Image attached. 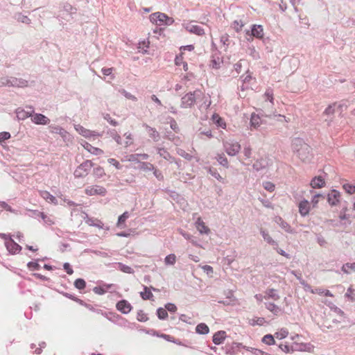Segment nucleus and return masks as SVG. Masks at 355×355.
<instances>
[{
  "mask_svg": "<svg viewBox=\"0 0 355 355\" xmlns=\"http://www.w3.org/2000/svg\"><path fill=\"white\" fill-rule=\"evenodd\" d=\"M74 286L76 288L82 290L85 288L86 282L83 279L79 278L74 282Z\"/></svg>",
  "mask_w": 355,
  "mask_h": 355,
  "instance_id": "8fccbe9b",
  "label": "nucleus"
},
{
  "mask_svg": "<svg viewBox=\"0 0 355 355\" xmlns=\"http://www.w3.org/2000/svg\"><path fill=\"white\" fill-rule=\"evenodd\" d=\"M315 293H318L319 295L324 294L325 296L333 297L334 295L329 290H324L322 288H316L315 289Z\"/></svg>",
  "mask_w": 355,
  "mask_h": 355,
  "instance_id": "680f3d73",
  "label": "nucleus"
},
{
  "mask_svg": "<svg viewBox=\"0 0 355 355\" xmlns=\"http://www.w3.org/2000/svg\"><path fill=\"white\" fill-rule=\"evenodd\" d=\"M345 296L351 302H355V290L352 286L349 287Z\"/></svg>",
  "mask_w": 355,
  "mask_h": 355,
  "instance_id": "ea45409f",
  "label": "nucleus"
},
{
  "mask_svg": "<svg viewBox=\"0 0 355 355\" xmlns=\"http://www.w3.org/2000/svg\"><path fill=\"white\" fill-rule=\"evenodd\" d=\"M244 26L243 21L241 20H235L233 21L232 24V27L233 29L235 30L236 32H239L241 31L243 26Z\"/></svg>",
  "mask_w": 355,
  "mask_h": 355,
  "instance_id": "de8ad7c7",
  "label": "nucleus"
},
{
  "mask_svg": "<svg viewBox=\"0 0 355 355\" xmlns=\"http://www.w3.org/2000/svg\"><path fill=\"white\" fill-rule=\"evenodd\" d=\"M299 212L302 216H306L310 211V206L308 200H303L299 203Z\"/></svg>",
  "mask_w": 355,
  "mask_h": 355,
  "instance_id": "5701e85b",
  "label": "nucleus"
},
{
  "mask_svg": "<svg viewBox=\"0 0 355 355\" xmlns=\"http://www.w3.org/2000/svg\"><path fill=\"white\" fill-rule=\"evenodd\" d=\"M75 130L82 136L89 138V137H100L101 135L97 132L92 131L90 130H87L83 126H82L80 124H77L74 125Z\"/></svg>",
  "mask_w": 355,
  "mask_h": 355,
  "instance_id": "9d476101",
  "label": "nucleus"
},
{
  "mask_svg": "<svg viewBox=\"0 0 355 355\" xmlns=\"http://www.w3.org/2000/svg\"><path fill=\"white\" fill-rule=\"evenodd\" d=\"M226 336V333L224 331H217L214 335L213 336V342L216 345H220L221 344L223 340H225Z\"/></svg>",
  "mask_w": 355,
  "mask_h": 355,
  "instance_id": "bb28decb",
  "label": "nucleus"
},
{
  "mask_svg": "<svg viewBox=\"0 0 355 355\" xmlns=\"http://www.w3.org/2000/svg\"><path fill=\"white\" fill-rule=\"evenodd\" d=\"M148 155L146 153H137V154H131L128 155V160L129 162H139V158H141L142 159H148Z\"/></svg>",
  "mask_w": 355,
  "mask_h": 355,
  "instance_id": "cd10ccee",
  "label": "nucleus"
},
{
  "mask_svg": "<svg viewBox=\"0 0 355 355\" xmlns=\"http://www.w3.org/2000/svg\"><path fill=\"white\" fill-rule=\"evenodd\" d=\"M220 43L223 45L224 49L225 50L226 46H228L231 43L229 36L227 35H222L220 37Z\"/></svg>",
  "mask_w": 355,
  "mask_h": 355,
  "instance_id": "13d9d810",
  "label": "nucleus"
},
{
  "mask_svg": "<svg viewBox=\"0 0 355 355\" xmlns=\"http://www.w3.org/2000/svg\"><path fill=\"white\" fill-rule=\"evenodd\" d=\"M223 64V59L217 53L214 54L211 56V60L210 62V67L213 69H219Z\"/></svg>",
  "mask_w": 355,
  "mask_h": 355,
  "instance_id": "a878e982",
  "label": "nucleus"
},
{
  "mask_svg": "<svg viewBox=\"0 0 355 355\" xmlns=\"http://www.w3.org/2000/svg\"><path fill=\"white\" fill-rule=\"evenodd\" d=\"M87 223L89 225H92V226H95V227H97L100 229H103L104 228V224L102 221L99 220H94V219H89L87 220Z\"/></svg>",
  "mask_w": 355,
  "mask_h": 355,
  "instance_id": "c03bdc74",
  "label": "nucleus"
},
{
  "mask_svg": "<svg viewBox=\"0 0 355 355\" xmlns=\"http://www.w3.org/2000/svg\"><path fill=\"white\" fill-rule=\"evenodd\" d=\"M327 202L331 206H336L340 203V193L337 190L332 189L327 194Z\"/></svg>",
  "mask_w": 355,
  "mask_h": 355,
  "instance_id": "f8f14e48",
  "label": "nucleus"
},
{
  "mask_svg": "<svg viewBox=\"0 0 355 355\" xmlns=\"http://www.w3.org/2000/svg\"><path fill=\"white\" fill-rule=\"evenodd\" d=\"M102 315L105 317L107 320L114 322L121 327H125L127 323V320L122 318L121 315L114 313H102Z\"/></svg>",
  "mask_w": 355,
  "mask_h": 355,
  "instance_id": "423d86ee",
  "label": "nucleus"
},
{
  "mask_svg": "<svg viewBox=\"0 0 355 355\" xmlns=\"http://www.w3.org/2000/svg\"><path fill=\"white\" fill-rule=\"evenodd\" d=\"M130 214L128 211H125L123 214H121L117 221V226L121 227L122 224H123L125 220L129 218Z\"/></svg>",
  "mask_w": 355,
  "mask_h": 355,
  "instance_id": "09e8293b",
  "label": "nucleus"
},
{
  "mask_svg": "<svg viewBox=\"0 0 355 355\" xmlns=\"http://www.w3.org/2000/svg\"><path fill=\"white\" fill-rule=\"evenodd\" d=\"M165 309L166 311L171 313H175L177 311V306H175V304L173 303H167L165 305Z\"/></svg>",
  "mask_w": 355,
  "mask_h": 355,
  "instance_id": "774afa93",
  "label": "nucleus"
},
{
  "mask_svg": "<svg viewBox=\"0 0 355 355\" xmlns=\"http://www.w3.org/2000/svg\"><path fill=\"white\" fill-rule=\"evenodd\" d=\"M31 121L37 125H47L50 122V119L42 114H33Z\"/></svg>",
  "mask_w": 355,
  "mask_h": 355,
  "instance_id": "f3484780",
  "label": "nucleus"
},
{
  "mask_svg": "<svg viewBox=\"0 0 355 355\" xmlns=\"http://www.w3.org/2000/svg\"><path fill=\"white\" fill-rule=\"evenodd\" d=\"M85 193L88 196H94L99 195L101 196H105L107 193V190L102 186L99 185H93L87 187L85 189Z\"/></svg>",
  "mask_w": 355,
  "mask_h": 355,
  "instance_id": "1a4fd4ad",
  "label": "nucleus"
},
{
  "mask_svg": "<svg viewBox=\"0 0 355 355\" xmlns=\"http://www.w3.org/2000/svg\"><path fill=\"white\" fill-rule=\"evenodd\" d=\"M143 127L145 128L147 131L148 136L155 142L158 141L160 139V134L159 132L154 128L150 127L146 123L143 124Z\"/></svg>",
  "mask_w": 355,
  "mask_h": 355,
  "instance_id": "a211bd4d",
  "label": "nucleus"
},
{
  "mask_svg": "<svg viewBox=\"0 0 355 355\" xmlns=\"http://www.w3.org/2000/svg\"><path fill=\"white\" fill-rule=\"evenodd\" d=\"M41 218L43 220L44 223L46 225H51L54 224V221L53 220V219L51 217L46 216L44 213V216H42Z\"/></svg>",
  "mask_w": 355,
  "mask_h": 355,
  "instance_id": "338daca9",
  "label": "nucleus"
},
{
  "mask_svg": "<svg viewBox=\"0 0 355 355\" xmlns=\"http://www.w3.org/2000/svg\"><path fill=\"white\" fill-rule=\"evenodd\" d=\"M137 319L139 322H146L148 320V318L147 315L142 310H139L137 312Z\"/></svg>",
  "mask_w": 355,
  "mask_h": 355,
  "instance_id": "4d7b16f0",
  "label": "nucleus"
},
{
  "mask_svg": "<svg viewBox=\"0 0 355 355\" xmlns=\"http://www.w3.org/2000/svg\"><path fill=\"white\" fill-rule=\"evenodd\" d=\"M27 86V80L15 77H9V87H25Z\"/></svg>",
  "mask_w": 355,
  "mask_h": 355,
  "instance_id": "6ab92c4d",
  "label": "nucleus"
},
{
  "mask_svg": "<svg viewBox=\"0 0 355 355\" xmlns=\"http://www.w3.org/2000/svg\"><path fill=\"white\" fill-rule=\"evenodd\" d=\"M292 148L297 156L304 163H309L313 159L311 147L300 138H295L292 141Z\"/></svg>",
  "mask_w": 355,
  "mask_h": 355,
  "instance_id": "f257e3e1",
  "label": "nucleus"
},
{
  "mask_svg": "<svg viewBox=\"0 0 355 355\" xmlns=\"http://www.w3.org/2000/svg\"><path fill=\"white\" fill-rule=\"evenodd\" d=\"M263 187L266 190H267L270 192L273 191L275 188V185L272 182H269V181L263 182Z\"/></svg>",
  "mask_w": 355,
  "mask_h": 355,
  "instance_id": "bf43d9fd",
  "label": "nucleus"
},
{
  "mask_svg": "<svg viewBox=\"0 0 355 355\" xmlns=\"http://www.w3.org/2000/svg\"><path fill=\"white\" fill-rule=\"evenodd\" d=\"M157 315L159 320H165L168 317V313L166 309L159 307L157 310Z\"/></svg>",
  "mask_w": 355,
  "mask_h": 355,
  "instance_id": "79ce46f5",
  "label": "nucleus"
},
{
  "mask_svg": "<svg viewBox=\"0 0 355 355\" xmlns=\"http://www.w3.org/2000/svg\"><path fill=\"white\" fill-rule=\"evenodd\" d=\"M103 117L112 125L116 126L118 125V122L116 120L113 119L109 114H104Z\"/></svg>",
  "mask_w": 355,
  "mask_h": 355,
  "instance_id": "69168bd1",
  "label": "nucleus"
},
{
  "mask_svg": "<svg viewBox=\"0 0 355 355\" xmlns=\"http://www.w3.org/2000/svg\"><path fill=\"white\" fill-rule=\"evenodd\" d=\"M196 331L199 334H207L209 331V329L206 324L200 323L196 326Z\"/></svg>",
  "mask_w": 355,
  "mask_h": 355,
  "instance_id": "72a5a7b5",
  "label": "nucleus"
},
{
  "mask_svg": "<svg viewBox=\"0 0 355 355\" xmlns=\"http://www.w3.org/2000/svg\"><path fill=\"white\" fill-rule=\"evenodd\" d=\"M40 196L42 197L44 200H47L48 202L53 203L54 205L58 204V200L55 196L51 195L49 191H40Z\"/></svg>",
  "mask_w": 355,
  "mask_h": 355,
  "instance_id": "c756f323",
  "label": "nucleus"
},
{
  "mask_svg": "<svg viewBox=\"0 0 355 355\" xmlns=\"http://www.w3.org/2000/svg\"><path fill=\"white\" fill-rule=\"evenodd\" d=\"M139 168L144 171H152L155 169V166L149 162H140Z\"/></svg>",
  "mask_w": 355,
  "mask_h": 355,
  "instance_id": "58836bf2",
  "label": "nucleus"
},
{
  "mask_svg": "<svg viewBox=\"0 0 355 355\" xmlns=\"http://www.w3.org/2000/svg\"><path fill=\"white\" fill-rule=\"evenodd\" d=\"M262 342L268 345H272L275 344V339L271 334H267L262 338Z\"/></svg>",
  "mask_w": 355,
  "mask_h": 355,
  "instance_id": "49530a36",
  "label": "nucleus"
},
{
  "mask_svg": "<svg viewBox=\"0 0 355 355\" xmlns=\"http://www.w3.org/2000/svg\"><path fill=\"white\" fill-rule=\"evenodd\" d=\"M195 225L198 231L201 234H209L210 232L209 228L205 225V223L203 222V220L201 219V218H198Z\"/></svg>",
  "mask_w": 355,
  "mask_h": 355,
  "instance_id": "412c9836",
  "label": "nucleus"
},
{
  "mask_svg": "<svg viewBox=\"0 0 355 355\" xmlns=\"http://www.w3.org/2000/svg\"><path fill=\"white\" fill-rule=\"evenodd\" d=\"M144 291L140 293V295H141V298L144 300H150L153 297V295L150 289L148 288L146 286H144Z\"/></svg>",
  "mask_w": 355,
  "mask_h": 355,
  "instance_id": "c9c22d12",
  "label": "nucleus"
},
{
  "mask_svg": "<svg viewBox=\"0 0 355 355\" xmlns=\"http://www.w3.org/2000/svg\"><path fill=\"white\" fill-rule=\"evenodd\" d=\"M80 144L83 146V147L85 149H86L88 152H89L90 153H92L93 155H100L103 153V151L101 149L92 146L90 144H89L88 142H87L83 140L80 142Z\"/></svg>",
  "mask_w": 355,
  "mask_h": 355,
  "instance_id": "4be33fe9",
  "label": "nucleus"
},
{
  "mask_svg": "<svg viewBox=\"0 0 355 355\" xmlns=\"http://www.w3.org/2000/svg\"><path fill=\"white\" fill-rule=\"evenodd\" d=\"M5 245L8 252L12 254L19 253L21 250V247L11 238H10L8 241H5Z\"/></svg>",
  "mask_w": 355,
  "mask_h": 355,
  "instance_id": "2eb2a0df",
  "label": "nucleus"
},
{
  "mask_svg": "<svg viewBox=\"0 0 355 355\" xmlns=\"http://www.w3.org/2000/svg\"><path fill=\"white\" fill-rule=\"evenodd\" d=\"M93 166V164L90 160H86L79 165L74 171L76 178H83L87 175Z\"/></svg>",
  "mask_w": 355,
  "mask_h": 355,
  "instance_id": "39448f33",
  "label": "nucleus"
},
{
  "mask_svg": "<svg viewBox=\"0 0 355 355\" xmlns=\"http://www.w3.org/2000/svg\"><path fill=\"white\" fill-rule=\"evenodd\" d=\"M265 306L268 311L275 315H279L281 312V309L272 302H266Z\"/></svg>",
  "mask_w": 355,
  "mask_h": 355,
  "instance_id": "7c9ffc66",
  "label": "nucleus"
},
{
  "mask_svg": "<svg viewBox=\"0 0 355 355\" xmlns=\"http://www.w3.org/2000/svg\"><path fill=\"white\" fill-rule=\"evenodd\" d=\"M0 207L6 209V211L15 214H19V211L16 209H12L8 204H7L4 201H0Z\"/></svg>",
  "mask_w": 355,
  "mask_h": 355,
  "instance_id": "37998d69",
  "label": "nucleus"
},
{
  "mask_svg": "<svg viewBox=\"0 0 355 355\" xmlns=\"http://www.w3.org/2000/svg\"><path fill=\"white\" fill-rule=\"evenodd\" d=\"M226 153L230 155H235L240 150V144L235 141H227L223 144Z\"/></svg>",
  "mask_w": 355,
  "mask_h": 355,
  "instance_id": "6e6552de",
  "label": "nucleus"
},
{
  "mask_svg": "<svg viewBox=\"0 0 355 355\" xmlns=\"http://www.w3.org/2000/svg\"><path fill=\"white\" fill-rule=\"evenodd\" d=\"M275 221L277 223L282 230H284L286 232L290 234H295V231L290 226V225L284 221L281 217L277 216L275 218Z\"/></svg>",
  "mask_w": 355,
  "mask_h": 355,
  "instance_id": "aec40b11",
  "label": "nucleus"
},
{
  "mask_svg": "<svg viewBox=\"0 0 355 355\" xmlns=\"http://www.w3.org/2000/svg\"><path fill=\"white\" fill-rule=\"evenodd\" d=\"M150 20L152 23H155L158 26L171 25L174 20L173 18L168 17L166 14L157 12L150 15Z\"/></svg>",
  "mask_w": 355,
  "mask_h": 355,
  "instance_id": "7ed1b4c3",
  "label": "nucleus"
},
{
  "mask_svg": "<svg viewBox=\"0 0 355 355\" xmlns=\"http://www.w3.org/2000/svg\"><path fill=\"white\" fill-rule=\"evenodd\" d=\"M157 151L159 155L166 160L171 161L173 159L172 156L164 148L158 147L157 148Z\"/></svg>",
  "mask_w": 355,
  "mask_h": 355,
  "instance_id": "2f4dec72",
  "label": "nucleus"
},
{
  "mask_svg": "<svg viewBox=\"0 0 355 355\" xmlns=\"http://www.w3.org/2000/svg\"><path fill=\"white\" fill-rule=\"evenodd\" d=\"M176 256L174 254H170L167 255L164 259V263L166 265L173 266L175 263Z\"/></svg>",
  "mask_w": 355,
  "mask_h": 355,
  "instance_id": "a19ab883",
  "label": "nucleus"
},
{
  "mask_svg": "<svg viewBox=\"0 0 355 355\" xmlns=\"http://www.w3.org/2000/svg\"><path fill=\"white\" fill-rule=\"evenodd\" d=\"M117 265H118V268L121 271H122L125 273H128V274H133L134 273V270L131 267H130L127 265H125L122 263H118Z\"/></svg>",
  "mask_w": 355,
  "mask_h": 355,
  "instance_id": "e433bc0d",
  "label": "nucleus"
},
{
  "mask_svg": "<svg viewBox=\"0 0 355 355\" xmlns=\"http://www.w3.org/2000/svg\"><path fill=\"white\" fill-rule=\"evenodd\" d=\"M251 149L245 148V160L250 157ZM269 165L268 159L266 157H261L257 159L254 162L252 160L245 161V166L247 169L252 172H259L266 169Z\"/></svg>",
  "mask_w": 355,
  "mask_h": 355,
  "instance_id": "f03ea898",
  "label": "nucleus"
},
{
  "mask_svg": "<svg viewBox=\"0 0 355 355\" xmlns=\"http://www.w3.org/2000/svg\"><path fill=\"white\" fill-rule=\"evenodd\" d=\"M261 234L263 239L269 244L272 245H277V242L272 239V237L269 235V234L265 231L261 230Z\"/></svg>",
  "mask_w": 355,
  "mask_h": 355,
  "instance_id": "f704fd0d",
  "label": "nucleus"
},
{
  "mask_svg": "<svg viewBox=\"0 0 355 355\" xmlns=\"http://www.w3.org/2000/svg\"><path fill=\"white\" fill-rule=\"evenodd\" d=\"M116 308L123 314H128L131 311L132 306L127 300H121L116 303Z\"/></svg>",
  "mask_w": 355,
  "mask_h": 355,
  "instance_id": "4468645a",
  "label": "nucleus"
},
{
  "mask_svg": "<svg viewBox=\"0 0 355 355\" xmlns=\"http://www.w3.org/2000/svg\"><path fill=\"white\" fill-rule=\"evenodd\" d=\"M245 38L250 40L252 37L261 39L263 36V29L261 25L254 24L252 26L250 33V31L245 32Z\"/></svg>",
  "mask_w": 355,
  "mask_h": 355,
  "instance_id": "0eeeda50",
  "label": "nucleus"
},
{
  "mask_svg": "<svg viewBox=\"0 0 355 355\" xmlns=\"http://www.w3.org/2000/svg\"><path fill=\"white\" fill-rule=\"evenodd\" d=\"M336 103H334L332 105H329L324 111V114L327 116H331L334 114L335 112V106Z\"/></svg>",
  "mask_w": 355,
  "mask_h": 355,
  "instance_id": "5fc2aeb1",
  "label": "nucleus"
},
{
  "mask_svg": "<svg viewBox=\"0 0 355 355\" xmlns=\"http://www.w3.org/2000/svg\"><path fill=\"white\" fill-rule=\"evenodd\" d=\"M280 296L276 289L268 288L265 291V300L272 299L273 300H278Z\"/></svg>",
  "mask_w": 355,
  "mask_h": 355,
  "instance_id": "393cba45",
  "label": "nucleus"
},
{
  "mask_svg": "<svg viewBox=\"0 0 355 355\" xmlns=\"http://www.w3.org/2000/svg\"><path fill=\"white\" fill-rule=\"evenodd\" d=\"M261 120L259 115L252 114L250 118V129L254 130L259 127Z\"/></svg>",
  "mask_w": 355,
  "mask_h": 355,
  "instance_id": "c85d7f7f",
  "label": "nucleus"
},
{
  "mask_svg": "<svg viewBox=\"0 0 355 355\" xmlns=\"http://www.w3.org/2000/svg\"><path fill=\"white\" fill-rule=\"evenodd\" d=\"M27 267L31 270H37L40 268V266L37 261H30L27 263Z\"/></svg>",
  "mask_w": 355,
  "mask_h": 355,
  "instance_id": "052dcab7",
  "label": "nucleus"
},
{
  "mask_svg": "<svg viewBox=\"0 0 355 355\" xmlns=\"http://www.w3.org/2000/svg\"><path fill=\"white\" fill-rule=\"evenodd\" d=\"M264 96L266 100L269 101L271 103H273V90L271 88L269 87L266 90Z\"/></svg>",
  "mask_w": 355,
  "mask_h": 355,
  "instance_id": "3c124183",
  "label": "nucleus"
},
{
  "mask_svg": "<svg viewBox=\"0 0 355 355\" xmlns=\"http://www.w3.org/2000/svg\"><path fill=\"white\" fill-rule=\"evenodd\" d=\"M212 120H213V122L218 127L222 128L223 129H225L226 128V124H225L224 120L221 117H220L219 115L214 114L212 116Z\"/></svg>",
  "mask_w": 355,
  "mask_h": 355,
  "instance_id": "473e14b6",
  "label": "nucleus"
},
{
  "mask_svg": "<svg viewBox=\"0 0 355 355\" xmlns=\"http://www.w3.org/2000/svg\"><path fill=\"white\" fill-rule=\"evenodd\" d=\"M349 269H350L351 270L355 271V262L347 263L344 264L341 268L342 271L345 274L350 273V272L349 271Z\"/></svg>",
  "mask_w": 355,
  "mask_h": 355,
  "instance_id": "4c0bfd02",
  "label": "nucleus"
},
{
  "mask_svg": "<svg viewBox=\"0 0 355 355\" xmlns=\"http://www.w3.org/2000/svg\"><path fill=\"white\" fill-rule=\"evenodd\" d=\"M49 128L51 133L60 135L64 140H69L70 139V135L69 132L59 125H51Z\"/></svg>",
  "mask_w": 355,
  "mask_h": 355,
  "instance_id": "ddd939ff",
  "label": "nucleus"
},
{
  "mask_svg": "<svg viewBox=\"0 0 355 355\" xmlns=\"http://www.w3.org/2000/svg\"><path fill=\"white\" fill-rule=\"evenodd\" d=\"M186 30L191 33H194L198 35H203L205 34L204 29L198 26L193 24V21H191L184 25Z\"/></svg>",
  "mask_w": 355,
  "mask_h": 355,
  "instance_id": "dca6fc26",
  "label": "nucleus"
},
{
  "mask_svg": "<svg viewBox=\"0 0 355 355\" xmlns=\"http://www.w3.org/2000/svg\"><path fill=\"white\" fill-rule=\"evenodd\" d=\"M325 185L324 179L321 176H316L311 181V186L313 189H320Z\"/></svg>",
  "mask_w": 355,
  "mask_h": 355,
  "instance_id": "b1692460",
  "label": "nucleus"
},
{
  "mask_svg": "<svg viewBox=\"0 0 355 355\" xmlns=\"http://www.w3.org/2000/svg\"><path fill=\"white\" fill-rule=\"evenodd\" d=\"M343 187L347 193L352 194L355 193V185L345 183L343 185Z\"/></svg>",
  "mask_w": 355,
  "mask_h": 355,
  "instance_id": "603ef678",
  "label": "nucleus"
},
{
  "mask_svg": "<svg viewBox=\"0 0 355 355\" xmlns=\"http://www.w3.org/2000/svg\"><path fill=\"white\" fill-rule=\"evenodd\" d=\"M27 211L29 213L28 216L31 218H38L44 216V212H40L38 210L27 209Z\"/></svg>",
  "mask_w": 355,
  "mask_h": 355,
  "instance_id": "a18cd8bd",
  "label": "nucleus"
},
{
  "mask_svg": "<svg viewBox=\"0 0 355 355\" xmlns=\"http://www.w3.org/2000/svg\"><path fill=\"white\" fill-rule=\"evenodd\" d=\"M217 161L223 166H227L228 162L223 154H218L216 157Z\"/></svg>",
  "mask_w": 355,
  "mask_h": 355,
  "instance_id": "864d4df0",
  "label": "nucleus"
},
{
  "mask_svg": "<svg viewBox=\"0 0 355 355\" xmlns=\"http://www.w3.org/2000/svg\"><path fill=\"white\" fill-rule=\"evenodd\" d=\"M202 95V92L199 90H195L193 92H189L185 94L181 100V107L184 108L190 107L194 105L196 98Z\"/></svg>",
  "mask_w": 355,
  "mask_h": 355,
  "instance_id": "20e7f679",
  "label": "nucleus"
},
{
  "mask_svg": "<svg viewBox=\"0 0 355 355\" xmlns=\"http://www.w3.org/2000/svg\"><path fill=\"white\" fill-rule=\"evenodd\" d=\"M111 137L114 139V140L117 143V144H121V137L119 135H118L115 130H110L109 132Z\"/></svg>",
  "mask_w": 355,
  "mask_h": 355,
  "instance_id": "6e6d98bb",
  "label": "nucleus"
},
{
  "mask_svg": "<svg viewBox=\"0 0 355 355\" xmlns=\"http://www.w3.org/2000/svg\"><path fill=\"white\" fill-rule=\"evenodd\" d=\"M313 346L311 343H303L300 345V349L301 351L311 352Z\"/></svg>",
  "mask_w": 355,
  "mask_h": 355,
  "instance_id": "0e129e2a",
  "label": "nucleus"
},
{
  "mask_svg": "<svg viewBox=\"0 0 355 355\" xmlns=\"http://www.w3.org/2000/svg\"><path fill=\"white\" fill-rule=\"evenodd\" d=\"M29 110H25L23 108L18 107L15 110V113L17 115V118L18 120H25L28 117H32L33 114L34 113V108L32 106L27 107Z\"/></svg>",
  "mask_w": 355,
  "mask_h": 355,
  "instance_id": "9b49d317",
  "label": "nucleus"
},
{
  "mask_svg": "<svg viewBox=\"0 0 355 355\" xmlns=\"http://www.w3.org/2000/svg\"><path fill=\"white\" fill-rule=\"evenodd\" d=\"M264 322L265 319L263 318H258L257 319L250 320L249 323L252 326L256 324L262 325Z\"/></svg>",
  "mask_w": 355,
  "mask_h": 355,
  "instance_id": "e2e57ef3",
  "label": "nucleus"
}]
</instances>
